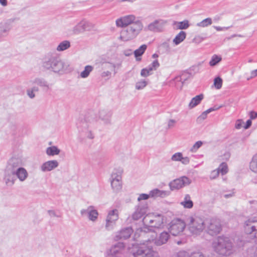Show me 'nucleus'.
I'll use <instances>...</instances> for the list:
<instances>
[{
    "label": "nucleus",
    "mask_w": 257,
    "mask_h": 257,
    "mask_svg": "<svg viewBox=\"0 0 257 257\" xmlns=\"http://www.w3.org/2000/svg\"><path fill=\"white\" fill-rule=\"evenodd\" d=\"M212 245L214 251L222 256L230 255L234 251L232 241L226 236H218L213 240Z\"/></svg>",
    "instance_id": "nucleus-1"
},
{
    "label": "nucleus",
    "mask_w": 257,
    "mask_h": 257,
    "mask_svg": "<svg viewBox=\"0 0 257 257\" xmlns=\"http://www.w3.org/2000/svg\"><path fill=\"white\" fill-rule=\"evenodd\" d=\"M42 66L45 69L54 73L63 74L68 69L69 64L56 56H51L46 58L43 62Z\"/></svg>",
    "instance_id": "nucleus-2"
},
{
    "label": "nucleus",
    "mask_w": 257,
    "mask_h": 257,
    "mask_svg": "<svg viewBox=\"0 0 257 257\" xmlns=\"http://www.w3.org/2000/svg\"><path fill=\"white\" fill-rule=\"evenodd\" d=\"M144 227L141 228L142 232H152L153 228H161L164 226V218L161 214L150 213L147 214L143 218Z\"/></svg>",
    "instance_id": "nucleus-3"
},
{
    "label": "nucleus",
    "mask_w": 257,
    "mask_h": 257,
    "mask_svg": "<svg viewBox=\"0 0 257 257\" xmlns=\"http://www.w3.org/2000/svg\"><path fill=\"white\" fill-rule=\"evenodd\" d=\"M143 28L144 25L142 22L137 20L134 23L126 27L121 31L118 39L123 42L133 40L140 34Z\"/></svg>",
    "instance_id": "nucleus-4"
},
{
    "label": "nucleus",
    "mask_w": 257,
    "mask_h": 257,
    "mask_svg": "<svg viewBox=\"0 0 257 257\" xmlns=\"http://www.w3.org/2000/svg\"><path fill=\"white\" fill-rule=\"evenodd\" d=\"M186 222L189 231L193 234H199L206 228V220L200 216H189L187 218Z\"/></svg>",
    "instance_id": "nucleus-5"
},
{
    "label": "nucleus",
    "mask_w": 257,
    "mask_h": 257,
    "mask_svg": "<svg viewBox=\"0 0 257 257\" xmlns=\"http://www.w3.org/2000/svg\"><path fill=\"white\" fill-rule=\"evenodd\" d=\"M135 257H159L158 253L152 247V244L148 242V239L137 246L134 249Z\"/></svg>",
    "instance_id": "nucleus-6"
},
{
    "label": "nucleus",
    "mask_w": 257,
    "mask_h": 257,
    "mask_svg": "<svg viewBox=\"0 0 257 257\" xmlns=\"http://www.w3.org/2000/svg\"><path fill=\"white\" fill-rule=\"evenodd\" d=\"M119 217V212L117 209L113 208L108 210L105 218V229L108 231L113 230L116 226Z\"/></svg>",
    "instance_id": "nucleus-7"
},
{
    "label": "nucleus",
    "mask_w": 257,
    "mask_h": 257,
    "mask_svg": "<svg viewBox=\"0 0 257 257\" xmlns=\"http://www.w3.org/2000/svg\"><path fill=\"white\" fill-rule=\"evenodd\" d=\"M24 165L23 159L20 157L11 158L8 162L4 171V180L7 177L11 178L13 172L16 171L18 168L22 167Z\"/></svg>",
    "instance_id": "nucleus-8"
},
{
    "label": "nucleus",
    "mask_w": 257,
    "mask_h": 257,
    "mask_svg": "<svg viewBox=\"0 0 257 257\" xmlns=\"http://www.w3.org/2000/svg\"><path fill=\"white\" fill-rule=\"evenodd\" d=\"M24 165L23 159L20 157L11 158L8 162L4 171V180L7 177L11 178L13 172L16 171L18 168L22 167Z\"/></svg>",
    "instance_id": "nucleus-9"
},
{
    "label": "nucleus",
    "mask_w": 257,
    "mask_h": 257,
    "mask_svg": "<svg viewBox=\"0 0 257 257\" xmlns=\"http://www.w3.org/2000/svg\"><path fill=\"white\" fill-rule=\"evenodd\" d=\"M28 173L27 170L23 167L13 172L11 178L7 177L4 179L6 184L8 186H12L14 184L16 178H18L20 181L24 182L28 177Z\"/></svg>",
    "instance_id": "nucleus-10"
},
{
    "label": "nucleus",
    "mask_w": 257,
    "mask_h": 257,
    "mask_svg": "<svg viewBox=\"0 0 257 257\" xmlns=\"http://www.w3.org/2000/svg\"><path fill=\"white\" fill-rule=\"evenodd\" d=\"M148 237V242L154 244L157 246H160L166 243L170 237V235L167 231H163L161 233L158 237H157V234L155 232L152 231L147 235Z\"/></svg>",
    "instance_id": "nucleus-11"
},
{
    "label": "nucleus",
    "mask_w": 257,
    "mask_h": 257,
    "mask_svg": "<svg viewBox=\"0 0 257 257\" xmlns=\"http://www.w3.org/2000/svg\"><path fill=\"white\" fill-rule=\"evenodd\" d=\"M186 225L183 220L179 218L174 219L170 222L169 232L173 236L179 235L184 230Z\"/></svg>",
    "instance_id": "nucleus-12"
},
{
    "label": "nucleus",
    "mask_w": 257,
    "mask_h": 257,
    "mask_svg": "<svg viewBox=\"0 0 257 257\" xmlns=\"http://www.w3.org/2000/svg\"><path fill=\"white\" fill-rule=\"evenodd\" d=\"M167 23V21L159 19L149 24L144 29L146 31L158 33L163 32Z\"/></svg>",
    "instance_id": "nucleus-13"
},
{
    "label": "nucleus",
    "mask_w": 257,
    "mask_h": 257,
    "mask_svg": "<svg viewBox=\"0 0 257 257\" xmlns=\"http://www.w3.org/2000/svg\"><path fill=\"white\" fill-rule=\"evenodd\" d=\"M207 232L211 235H215L218 234L221 230V225L219 219H211L206 220Z\"/></svg>",
    "instance_id": "nucleus-14"
},
{
    "label": "nucleus",
    "mask_w": 257,
    "mask_h": 257,
    "mask_svg": "<svg viewBox=\"0 0 257 257\" xmlns=\"http://www.w3.org/2000/svg\"><path fill=\"white\" fill-rule=\"evenodd\" d=\"M191 182L192 181L190 178L184 176L171 181L169 184V186L171 190L173 191L189 185Z\"/></svg>",
    "instance_id": "nucleus-15"
},
{
    "label": "nucleus",
    "mask_w": 257,
    "mask_h": 257,
    "mask_svg": "<svg viewBox=\"0 0 257 257\" xmlns=\"http://www.w3.org/2000/svg\"><path fill=\"white\" fill-rule=\"evenodd\" d=\"M245 232L257 239V218L251 217L244 222Z\"/></svg>",
    "instance_id": "nucleus-16"
},
{
    "label": "nucleus",
    "mask_w": 257,
    "mask_h": 257,
    "mask_svg": "<svg viewBox=\"0 0 257 257\" xmlns=\"http://www.w3.org/2000/svg\"><path fill=\"white\" fill-rule=\"evenodd\" d=\"M148 211V207L145 205H139L136 207L135 211L129 216L126 221L128 223H132L133 220H138L141 219Z\"/></svg>",
    "instance_id": "nucleus-17"
},
{
    "label": "nucleus",
    "mask_w": 257,
    "mask_h": 257,
    "mask_svg": "<svg viewBox=\"0 0 257 257\" xmlns=\"http://www.w3.org/2000/svg\"><path fill=\"white\" fill-rule=\"evenodd\" d=\"M77 127L81 136L90 140L94 139V134L87 122L85 121L80 122Z\"/></svg>",
    "instance_id": "nucleus-18"
},
{
    "label": "nucleus",
    "mask_w": 257,
    "mask_h": 257,
    "mask_svg": "<svg viewBox=\"0 0 257 257\" xmlns=\"http://www.w3.org/2000/svg\"><path fill=\"white\" fill-rule=\"evenodd\" d=\"M82 217H87L89 220L95 222L98 218V212L93 206H89L80 210Z\"/></svg>",
    "instance_id": "nucleus-19"
},
{
    "label": "nucleus",
    "mask_w": 257,
    "mask_h": 257,
    "mask_svg": "<svg viewBox=\"0 0 257 257\" xmlns=\"http://www.w3.org/2000/svg\"><path fill=\"white\" fill-rule=\"evenodd\" d=\"M136 17L134 15H126L117 19L115 21L116 26L118 27H126L136 22Z\"/></svg>",
    "instance_id": "nucleus-20"
},
{
    "label": "nucleus",
    "mask_w": 257,
    "mask_h": 257,
    "mask_svg": "<svg viewBox=\"0 0 257 257\" xmlns=\"http://www.w3.org/2000/svg\"><path fill=\"white\" fill-rule=\"evenodd\" d=\"M58 166L59 162L57 160H50L43 163L40 167V169L43 172H50L57 168Z\"/></svg>",
    "instance_id": "nucleus-21"
},
{
    "label": "nucleus",
    "mask_w": 257,
    "mask_h": 257,
    "mask_svg": "<svg viewBox=\"0 0 257 257\" xmlns=\"http://www.w3.org/2000/svg\"><path fill=\"white\" fill-rule=\"evenodd\" d=\"M133 232L132 227H126L116 232L114 238L116 240L128 238Z\"/></svg>",
    "instance_id": "nucleus-22"
},
{
    "label": "nucleus",
    "mask_w": 257,
    "mask_h": 257,
    "mask_svg": "<svg viewBox=\"0 0 257 257\" xmlns=\"http://www.w3.org/2000/svg\"><path fill=\"white\" fill-rule=\"evenodd\" d=\"M30 85H37L44 89H50V85L49 83L44 78L41 77H36L31 79L29 82Z\"/></svg>",
    "instance_id": "nucleus-23"
},
{
    "label": "nucleus",
    "mask_w": 257,
    "mask_h": 257,
    "mask_svg": "<svg viewBox=\"0 0 257 257\" xmlns=\"http://www.w3.org/2000/svg\"><path fill=\"white\" fill-rule=\"evenodd\" d=\"M124 248L123 243L119 242L114 245L110 249L109 256H115L122 257V252Z\"/></svg>",
    "instance_id": "nucleus-24"
},
{
    "label": "nucleus",
    "mask_w": 257,
    "mask_h": 257,
    "mask_svg": "<svg viewBox=\"0 0 257 257\" xmlns=\"http://www.w3.org/2000/svg\"><path fill=\"white\" fill-rule=\"evenodd\" d=\"M170 194V192L167 190H161L156 188L150 191V195L151 198H165Z\"/></svg>",
    "instance_id": "nucleus-25"
},
{
    "label": "nucleus",
    "mask_w": 257,
    "mask_h": 257,
    "mask_svg": "<svg viewBox=\"0 0 257 257\" xmlns=\"http://www.w3.org/2000/svg\"><path fill=\"white\" fill-rule=\"evenodd\" d=\"M112 113L108 110H102L99 111V117L104 124L111 123Z\"/></svg>",
    "instance_id": "nucleus-26"
},
{
    "label": "nucleus",
    "mask_w": 257,
    "mask_h": 257,
    "mask_svg": "<svg viewBox=\"0 0 257 257\" xmlns=\"http://www.w3.org/2000/svg\"><path fill=\"white\" fill-rule=\"evenodd\" d=\"M100 65L102 70L113 71L115 74L116 73L115 71L116 67H119L120 64H115L111 62H105L101 63Z\"/></svg>",
    "instance_id": "nucleus-27"
},
{
    "label": "nucleus",
    "mask_w": 257,
    "mask_h": 257,
    "mask_svg": "<svg viewBox=\"0 0 257 257\" xmlns=\"http://www.w3.org/2000/svg\"><path fill=\"white\" fill-rule=\"evenodd\" d=\"M11 29V27L8 23L0 24V39L6 37Z\"/></svg>",
    "instance_id": "nucleus-28"
},
{
    "label": "nucleus",
    "mask_w": 257,
    "mask_h": 257,
    "mask_svg": "<svg viewBox=\"0 0 257 257\" xmlns=\"http://www.w3.org/2000/svg\"><path fill=\"white\" fill-rule=\"evenodd\" d=\"M203 97L204 96L202 94L196 95L195 97H193L188 105L189 108L192 109L196 106L201 102Z\"/></svg>",
    "instance_id": "nucleus-29"
},
{
    "label": "nucleus",
    "mask_w": 257,
    "mask_h": 257,
    "mask_svg": "<svg viewBox=\"0 0 257 257\" xmlns=\"http://www.w3.org/2000/svg\"><path fill=\"white\" fill-rule=\"evenodd\" d=\"M180 204L185 208L190 209L193 206V203L191 200L190 196L186 194L184 197V200L180 202Z\"/></svg>",
    "instance_id": "nucleus-30"
},
{
    "label": "nucleus",
    "mask_w": 257,
    "mask_h": 257,
    "mask_svg": "<svg viewBox=\"0 0 257 257\" xmlns=\"http://www.w3.org/2000/svg\"><path fill=\"white\" fill-rule=\"evenodd\" d=\"M147 48V46L145 44L141 45L138 49L136 50L134 53L137 61L141 60L140 57L145 53Z\"/></svg>",
    "instance_id": "nucleus-31"
},
{
    "label": "nucleus",
    "mask_w": 257,
    "mask_h": 257,
    "mask_svg": "<svg viewBox=\"0 0 257 257\" xmlns=\"http://www.w3.org/2000/svg\"><path fill=\"white\" fill-rule=\"evenodd\" d=\"M186 34L184 31H180L173 39V42L176 45H178L182 42L186 38Z\"/></svg>",
    "instance_id": "nucleus-32"
},
{
    "label": "nucleus",
    "mask_w": 257,
    "mask_h": 257,
    "mask_svg": "<svg viewBox=\"0 0 257 257\" xmlns=\"http://www.w3.org/2000/svg\"><path fill=\"white\" fill-rule=\"evenodd\" d=\"M71 46L70 41L68 40L63 41L60 42L56 48V50L58 52L64 51L69 49Z\"/></svg>",
    "instance_id": "nucleus-33"
},
{
    "label": "nucleus",
    "mask_w": 257,
    "mask_h": 257,
    "mask_svg": "<svg viewBox=\"0 0 257 257\" xmlns=\"http://www.w3.org/2000/svg\"><path fill=\"white\" fill-rule=\"evenodd\" d=\"M122 171L119 170H114L111 175L110 182L111 181H121V173Z\"/></svg>",
    "instance_id": "nucleus-34"
},
{
    "label": "nucleus",
    "mask_w": 257,
    "mask_h": 257,
    "mask_svg": "<svg viewBox=\"0 0 257 257\" xmlns=\"http://www.w3.org/2000/svg\"><path fill=\"white\" fill-rule=\"evenodd\" d=\"M60 150L55 146H53L47 148L46 153L48 156H55L59 154Z\"/></svg>",
    "instance_id": "nucleus-35"
},
{
    "label": "nucleus",
    "mask_w": 257,
    "mask_h": 257,
    "mask_svg": "<svg viewBox=\"0 0 257 257\" xmlns=\"http://www.w3.org/2000/svg\"><path fill=\"white\" fill-rule=\"evenodd\" d=\"M111 186L113 191L115 193L120 191L122 187V181H111Z\"/></svg>",
    "instance_id": "nucleus-36"
},
{
    "label": "nucleus",
    "mask_w": 257,
    "mask_h": 257,
    "mask_svg": "<svg viewBox=\"0 0 257 257\" xmlns=\"http://www.w3.org/2000/svg\"><path fill=\"white\" fill-rule=\"evenodd\" d=\"M93 70V67L91 65H87L84 67V69L80 74V77L82 78L88 77L90 73Z\"/></svg>",
    "instance_id": "nucleus-37"
},
{
    "label": "nucleus",
    "mask_w": 257,
    "mask_h": 257,
    "mask_svg": "<svg viewBox=\"0 0 257 257\" xmlns=\"http://www.w3.org/2000/svg\"><path fill=\"white\" fill-rule=\"evenodd\" d=\"M39 91V89L38 86H34L31 88H29L27 90V94L28 97L31 99H33L35 97V92H37Z\"/></svg>",
    "instance_id": "nucleus-38"
},
{
    "label": "nucleus",
    "mask_w": 257,
    "mask_h": 257,
    "mask_svg": "<svg viewBox=\"0 0 257 257\" xmlns=\"http://www.w3.org/2000/svg\"><path fill=\"white\" fill-rule=\"evenodd\" d=\"M174 24H176L177 26V29L180 30L187 29L190 26L189 21L187 20L182 22H175Z\"/></svg>",
    "instance_id": "nucleus-39"
},
{
    "label": "nucleus",
    "mask_w": 257,
    "mask_h": 257,
    "mask_svg": "<svg viewBox=\"0 0 257 257\" xmlns=\"http://www.w3.org/2000/svg\"><path fill=\"white\" fill-rule=\"evenodd\" d=\"M249 167L252 172L257 173V154L253 156L250 163Z\"/></svg>",
    "instance_id": "nucleus-40"
},
{
    "label": "nucleus",
    "mask_w": 257,
    "mask_h": 257,
    "mask_svg": "<svg viewBox=\"0 0 257 257\" xmlns=\"http://www.w3.org/2000/svg\"><path fill=\"white\" fill-rule=\"evenodd\" d=\"M84 31L81 21L73 28L72 33L73 34L78 35L83 32Z\"/></svg>",
    "instance_id": "nucleus-41"
},
{
    "label": "nucleus",
    "mask_w": 257,
    "mask_h": 257,
    "mask_svg": "<svg viewBox=\"0 0 257 257\" xmlns=\"http://www.w3.org/2000/svg\"><path fill=\"white\" fill-rule=\"evenodd\" d=\"M212 23V19L210 18H207L204 19L201 22L197 23L196 26L199 27L204 28L211 25Z\"/></svg>",
    "instance_id": "nucleus-42"
},
{
    "label": "nucleus",
    "mask_w": 257,
    "mask_h": 257,
    "mask_svg": "<svg viewBox=\"0 0 257 257\" xmlns=\"http://www.w3.org/2000/svg\"><path fill=\"white\" fill-rule=\"evenodd\" d=\"M222 60V58L220 56L213 55L209 62V65L211 66H214L219 63Z\"/></svg>",
    "instance_id": "nucleus-43"
},
{
    "label": "nucleus",
    "mask_w": 257,
    "mask_h": 257,
    "mask_svg": "<svg viewBox=\"0 0 257 257\" xmlns=\"http://www.w3.org/2000/svg\"><path fill=\"white\" fill-rule=\"evenodd\" d=\"M148 84V81L145 79H141L138 81L135 85V88L137 90L144 89Z\"/></svg>",
    "instance_id": "nucleus-44"
},
{
    "label": "nucleus",
    "mask_w": 257,
    "mask_h": 257,
    "mask_svg": "<svg viewBox=\"0 0 257 257\" xmlns=\"http://www.w3.org/2000/svg\"><path fill=\"white\" fill-rule=\"evenodd\" d=\"M202 145L203 142L202 141H197L190 149L189 151L191 153H196Z\"/></svg>",
    "instance_id": "nucleus-45"
},
{
    "label": "nucleus",
    "mask_w": 257,
    "mask_h": 257,
    "mask_svg": "<svg viewBox=\"0 0 257 257\" xmlns=\"http://www.w3.org/2000/svg\"><path fill=\"white\" fill-rule=\"evenodd\" d=\"M217 170L222 175L226 174L228 172L227 164L225 163H222L217 168Z\"/></svg>",
    "instance_id": "nucleus-46"
},
{
    "label": "nucleus",
    "mask_w": 257,
    "mask_h": 257,
    "mask_svg": "<svg viewBox=\"0 0 257 257\" xmlns=\"http://www.w3.org/2000/svg\"><path fill=\"white\" fill-rule=\"evenodd\" d=\"M182 76L183 75L177 76L173 80L174 81H175L176 87H179L180 88H182L183 85V83L185 80V79H184V80L183 81V78H182Z\"/></svg>",
    "instance_id": "nucleus-47"
},
{
    "label": "nucleus",
    "mask_w": 257,
    "mask_h": 257,
    "mask_svg": "<svg viewBox=\"0 0 257 257\" xmlns=\"http://www.w3.org/2000/svg\"><path fill=\"white\" fill-rule=\"evenodd\" d=\"M183 156V154L181 152H177L173 154L171 157V160L175 162H180Z\"/></svg>",
    "instance_id": "nucleus-48"
},
{
    "label": "nucleus",
    "mask_w": 257,
    "mask_h": 257,
    "mask_svg": "<svg viewBox=\"0 0 257 257\" xmlns=\"http://www.w3.org/2000/svg\"><path fill=\"white\" fill-rule=\"evenodd\" d=\"M222 85V80L219 77H216L214 80V85L215 88L217 89H219L221 88Z\"/></svg>",
    "instance_id": "nucleus-49"
},
{
    "label": "nucleus",
    "mask_w": 257,
    "mask_h": 257,
    "mask_svg": "<svg viewBox=\"0 0 257 257\" xmlns=\"http://www.w3.org/2000/svg\"><path fill=\"white\" fill-rule=\"evenodd\" d=\"M152 69L150 68L149 66L147 68H144L142 70L141 75L143 77H147L151 74Z\"/></svg>",
    "instance_id": "nucleus-50"
},
{
    "label": "nucleus",
    "mask_w": 257,
    "mask_h": 257,
    "mask_svg": "<svg viewBox=\"0 0 257 257\" xmlns=\"http://www.w3.org/2000/svg\"><path fill=\"white\" fill-rule=\"evenodd\" d=\"M81 22L84 31L89 30L93 27L92 24L88 21L82 20Z\"/></svg>",
    "instance_id": "nucleus-51"
},
{
    "label": "nucleus",
    "mask_w": 257,
    "mask_h": 257,
    "mask_svg": "<svg viewBox=\"0 0 257 257\" xmlns=\"http://www.w3.org/2000/svg\"><path fill=\"white\" fill-rule=\"evenodd\" d=\"M190 253L189 252L184 250H181L177 253L176 257H190Z\"/></svg>",
    "instance_id": "nucleus-52"
},
{
    "label": "nucleus",
    "mask_w": 257,
    "mask_h": 257,
    "mask_svg": "<svg viewBox=\"0 0 257 257\" xmlns=\"http://www.w3.org/2000/svg\"><path fill=\"white\" fill-rule=\"evenodd\" d=\"M48 213L51 217H61V215L57 213V212L53 210H49L48 211Z\"/></svg>",
    "instance_id": "nucleus-53"
},
{
    "label": "nucleus",
    "mask_w": 257,
    "mask_h": 257,
    "mask_svg": "<svg viewBox=\"0 0 257 257\" xmlns=\"http://www.w3.org/2000/svg\"><path fill=\"white\" fill-rule=\"evenodd\" d=\"M103 72L101 74V76L103 78H107V79H108L110 77L111 75V71L109 70H102Z\"/></svg>",
    "instance_id": "nucleus-54"
},
{
    "label": "nucleus",
    "mask_w": 257,
    "mask_h": 257,
    "mask_svg": "<svg viewBox=\"0 0 257 257\" xmlns=\"http://www.w3.org/2000/svg\"><path fill=\"white\" fill-rule=\"evenodd\" d=\"M160 66L159 63L157 60H154L152 64L149 66L150 68L153 70H156V69Z\"/></svg>",
    "instance_id": "nucleus-55"
},
{
    "label": "nucleus",
    "mask_w": 257,
    "mask_h": 257,
    "mask_svg": "<svg viewBox=\"0 0 257 257\" xmlns=\"http://www.w3.org/2000/svg\"><path fill=\"white\" fill-rule=\"evenodd\" d=\"M150 197V193L149 194L142 193L139 195L138 200L140 201L143 200H147Z\"/></svg>",
    "instance_id": "nucleus-56"
},
{
    "label": "nucleus",
    "mask_w": 257,
    "mask_h": 257,
    "mask_svg": "<svg viewBox=\"0 0 257 257\" xmlns=\"http://www.w3.org/2000/svg\"><path fill=\"white\" fill-rule=\"evenodd\" d=\"M219 171L217 169L212 171L210 174V178L211 179H214L216 178L219 175Z\"/></svg>",
    "instance_id": "nucleus-57"
},
{
    "label": "nucleus",
    "mask_w": 257,
    "mask_h": 257,
    "mask_svg": "<svg viewBox=\"0 0 257 257\" xmlns=\"http://www.w3.org/2000/svg\"><path fill=\"white\" fill-rule=\"evenodd\" d=\"M180 162L182 164L187 165L190 163V158L188 157L182 156Z\"/></svg>",
    "instance_id": "nucleus-58"
},
{
    "label": "nucleus",
    "mask_w": 257,
    "mask_h": 257,
    "mask_svg": "<svg viewBox=\"0 0 257 257\" xmlns=\"http://www.w3.org/2000/svg\"><path fill=\"white\" fill-rule=\"evenodd\" d=\"M208 113L206 111H204L198 117V120H203L206 118L207 114Z\"/></svg>",
    "instance_id": "nucleus-59"
},
{
    "label": "nucleus",
    "mask_w": 257,
    "mask_h": 257,
    "mask_svg": "<svg viewBox=\"0 0 257 257\" xmlns=\"http://www.w3.org/2000/svg\"><path fill=\"white\" fill-rule=\"evenodd\" d=\"M190 257H204V255L200 252H194L190 254Z\"/></svg>",
    "instance_id": "nucleus-60"
},
{
    "label": "nucleus",
    "mask_w": 257,
    "mask_h": 257,
    "mask_svg": "<svg viewBox=\"0 0 257 257\" xmlns=\"http://www.w3.org/2000/svg\"><path fill=\"white\" fill-rule=\"evenodd\" d=\"M256 76H257V69L250 72V76L247 78V80H249V79H252Z\"/></svg>",
    "instance_id": "nucleus-61"
},
{
    "label": "nucleus",
    "mask_w": 257,
    "mask_h": 257,
    "mask_svg": "<svg viewBox=\"0 0 257 257\" xmlns=\"http://www.w3.org/2000/svg\"><path fill=\"white\" fill-rule=\"evenodd\" d=\"M249 116L251 119H254L257 118V112L254 111H251L249 113Z\"/></svg>",
    "instance_id": "nucleus-62"
},
{
    "label": "nucleus",
    "mask_w": 257,
    "mask_h": 257,
    "mask_svg": "<svg viewBox=\"0 0 257 257\" xmlns=\"http://www.w3.org/2000/svg\"><path fill=\"white\" fill-rule=\"evenodd\" d=\"M176 122V120L174 119H170L168 121V126L169 128L173 127L174 126V124Z\"/></svg>",
    "instance_id": "nucleus-63"
},
{
    "label": "nucleus",
    "mask_w": 257,
    "mask_h": 257,
    "mask_svg": "<svg viewBox=\"0 0 257 257\" xmlns=\"http://www.w3.org/2000/svg\"><path fill=\"white\" fill-rule=\"evenodd\" d=\"M242 126V121L241 120H237L235 123V127L236 129H240Z\"/></svg>",
    "instance_id": "nucleus-64"
}]
</instances>
